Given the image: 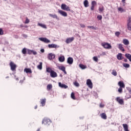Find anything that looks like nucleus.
I'll list each match as a JSON object with an SVG mask.
<instances>
[{"mask_svg": "<svg viewBox=\"0 0 131 131\" xmlns=\"http://www.w3.org/2000/svg\"><path fill=\"white\" fill-rule=\"evenodd\" d=\"M127 28L131 31V17H129L127 24Z\"/></svg>", "mask_w": 131, "mask_h": 131, "instance_id": "1a4fd4ad", "label": "nucleus"}, {"mask_svg": "<svg viewBox=\"0 0 131 131\" xmlns=\"http://www.w3.org/2000/svg\"><path fill=\"white\" fill-rule=\"evenodd\" d=\"M122 3H123V4H125V0H122Z\"/></svg>", "mask_w": 131, "mask_h": 131, "instance_id": "052dcab7", "label": "nucleus"}, {"mask_svg": "<svg viewBox=\"0 0 131 131\" xmlns=\"http://www.w3.org/2000/svg\"><path fill=\"white\" fill-rule=\"evenodd\" d=\"M79 67L81 69H86L87 67L85 65L82 64H79Z\"/></svg>", "mask_w": 131, "mask_h": 131, "instance_id": "c756f323", "label": "nucleus"}, {"mask_svg": "<svg viewBox=\"0 0 131 131\" xmlns=\"http://www.w3.org/2000/svg\"><path fill=\"white\" fill-rule=\"evenodd\" d=\"M32 52H33V50H29L28 52V54L29 55H31V54H32Z\"/></svg>", "mask_w": 131, "mask_h": 131, "instance_id": "09e8293b", "label": "nucleus"}, {"mask_svg": "<svg viewBox=\"0 0 131 131\" xmlns=\"http://www.w3.org/2000/svg\"><path fill=\"white\" fill-rule=\"evenodd\" d=\"M100 116L101 118H102V119H107V115H106V114L105 113L101 114Z\"/></svg>", "mask_w": 131, "mask_h": 131, "instance_id": "b1692460", "label": "nucleus"}, {"mask_svg": "<svg viewBox=\"0 0 131 131\" xmlns=\"http://www.w3.org/2000/svg\"><path fill=\"white\" fill-rule=\"evenodd\" d=\"M86 84L90 89H93V82L91 79H89L86 80Z\"/></svg>", "mask_w": 131, "mask_h": 131, "instance_id": "0eeeda50", "label": "nucleus"}, {"mask_svg": "<svg viewBox=\"0 0 131 131\" xmlns=\"http://www.w3.org/2000/svg\"><path fill=\"white\" fill-rule=\"evenodd\" d=\"M34 109H37V105H36L34 107Z\"/></svg>", "mask_w": 131, "mask_h": 131, "instance_id": "e2e57ef3", "label": "nucleus"}, {"mask_svg": "<svg viewBox=\"0 0 131 131\" xmlns=\"http://www.w3.org/2000/svg\"><path fill=\"white\" fill-rule=\"evenodd\" d=\"M40 52H41V53H44L45 52V49H41Z\"/></svg>", "mask_w": 131, "mask_h": 131, "instance_id": "4d7b16f0", "label": "nucleus"}, {"mask_svg": "<svg viewBox=\"0 0 131 131\" xmlns=\"http://www.w3.org/2000/svg\"><path fill=\"white\" fill-rule=\"evenodd\" d=\"M17 79V80H18L19 79L17 78V79Z\"/></svg>", "mask_w": 131, "mask_h": 131, "instance_id": "69168bd1", "label": "nucleus"}, {"mask_svg": "<svg viewBox=\"0 0 131 131\" xmlns=\"http://www.w3.org/2000/svg\"><path fill=\"white\" fill-rule=\"evenodd\" d=\"M41 101V104L42 106H45L46 105V102L47 101V99L46 98H44L43 99H40Z\"/></svg>", "mask_w": 131, "mask_h": 131, "instance_id": "bb28decb", "label": "nucleus"}, {"mask_svg": "<svg viewBox=\"0 0 131 131\" xmlns=\"http://www.w3.org/2000/svg\"><path fill=\"white\" fill-rule=\"evenodd\" d=\"M117 58L118 60H122L123 59V56H122V53H118L117 55Z\"/></svg>", "mask_w": 131, "mask_h": 131, "instance_id": "6ab92c4d", "label": "nucleus"}, {"mask_svg": "<svg viewBox=\"0 0 131 131\" xmlns=\"http://www.w3.org/2000/svg\"><path fill=\"white\" fill-rule=\"evenodd\" d=\"M101 46L102 47H103L104 49H106L107 50H110L111 49H112V46L108 42H102L101 43Z\"/></svg>", "mask_w": 131, "mask_h": 131, "instance_id": "f03ea898", "label": "nucleus"}, {"mask_svg": "<svg viewBox=\"0 0 131 131\" xmlns=\"http://www.w3.org/2000/svg\"><path fill=\"white\" fill-rule=\"evenodd\" d=\"M126 99H130L131 98V95H126Z\"/></svg>", "mask_w": 131, "mask_h": 131, "instance_id": "3c124183", "label": "nucleus"}, {"mask_svg": "<svg viewBox=\"0 0 131 131\" xmlns=\"http://www.w3.org/2000/svg\"><path fill=\"white\" fill-rule=\"evenodd\" d=\"M48 47L50 49H57V48H59V46L56 44H49Z\"/></svg>", "mask_w": 131, "mask_h": 131, "instance_id": "ddd939ff", "label": "nucleus"}, {"mask_svg": "<svg viewBox=\"0 0 131 131\" xmlns=\"http://www.w3.org/2000/svg\"><path fill=\"white\" fill-rule=\"evenodd\" d=\"M59 70H61L64 73V74H67V72H66V68L64 66H60L58 67Z\"/></svg>", "mask_w": 131, "mask_h": 131, "instance_id": "4468645a", "label": "nucleus"}, {"mask_svg": "<svg viewBox=\"0 0 131 131\" xmlns=\"http://www.w3.org/2000/svg\"><path fill=\"white\" fill-rule=\"evenodd\" d=\"M42 124L49 126L50 124H52V121H51V120L48 118H45L42 120Z\"/></svg>", "mask_w": 131, "mask_h": 131, "instance_id": "f257e3e1", "label": "nucleus"}, {"mask_svg": "<svg viewBox=\"0 0 131 131\" xmlns=\"http://www.w3.org/2000/svg\"><path fill=\"white\" fill-rule=\"evenodd\" d=\"M22 53L24 55H26L27 51L26 48H24L22 50Z\"/></svg>", "mask_w": 131, "mask_h": 131, "instance_id": "79ce46f5", "label": "nucleus"}, {"mask_svg": "<svg viewBox=\"0 0 131 131\" xmlns=\"http://www.w3.org/2000/svg\"><path fill=\"white\" fill-rule=\"evenodd\" d=\"M115 34L116 36H117V37H119V35H120V32H116Z\"/></svg>", "mask_w": 131, "mask_h": 131, "instance_id": "a19ab883", "label": "nucleus"}, {"mask_svg": "<svg viewBox=\"0 0 131 131\" xmlns=\"http://www.w3.org/2000/svg\"><path fill=\"white\" fill-rule=\"evenodd\" d=\"M88 28H89V29H94V30H97V27H94V26H88Z\"/></svg>", "mask_w": 131, "mask_h": 131, "instance_id": "2f4dec72", "label": "nucleus"}, {"mask_svg": "<svg viewBox=\"0 0 131 131\" xmlns=\"http://www.w3.org/2000/svg\"><path fill=\"white\" fill-rule=\"evenodd\" d=\"M80 26L82 28H84L85 27V26L83 24H80Z\"/></svg>", "mask_w": 131, "mask_h": 131, "instance_id": "603ef678", "label": "nucleus"}, {"mask_svg": "<svg viewBox=\"0 0 131 131\" xmlns=\"http://www.w3.org/2000/svg\"><path fill=\"white\" fill-rule=\"evenodd\" d=\"M20 27L22 28L23 27H24V26H23V25H20Z\"/></svg>", "mask_w": 131, "mask_h": 131, "instance_id": "680f3d73", "label": "nucleus"}, {"mask_svg": "<svg viewBox=\"0 0 131 131\" xmlns=\"http://www.w3.org/2000/svg\"><path fill=\"white\" fill-rule=\"evenodd\" d=\"M39 40L41 41H43V42H45L46 43H49L51 42V41L49 39H48L47 38H39Z\"/></svg>", "mask_w": 131, "mask_h": 131, "instance_id": "6e6552de", "label": "nucleus"}, {"mask_svg": "<svg viewBox=\"0 0 131 131\" xmlns=\"http://www.w3.org/2000/svg\"><path fill=\"white\" fill-rule=\"evenodd\" d=\"M112 74L114 76H116V75H117V72H116V71H115V70H113Z\"/></svg>", "mask_w": 131, "mask_h": 131, "instance_id": "58836bf2", "label": "nucleus"}, {"mask_svg": "<svg viewBox=\"0 0 131 131\" xmlns=\"http://www.w3.org/2000/svg\"><path fill=\"white\" fill-rule=\"evenodd\" d=\"M129 93L131 94V89L129 90Z\"/></svg>", "mask_w": 131, "mask_h": 131, "instance_id": "0e129e2a", "label": "nucleus"}, {"mask_svg": "<svg viewBox=\"0 0 131 131\" xmlns=\"http://www.w3.org/2000/svg\"><path fill=\"white\" fill-rule=\"evenodd\" d=\"M9 66L11 68V70L12 71H16V68H17V65L14 63L13 61H11L9 63Z\"/></svg>", "mask_w": 131, "mask_h": 131, "instance_id": "7ed1b4c3", "label": "nucleus"}, {"mask_svg": "<svg viewBox=\"0 0 131 131\" xmlns=\"http://www.w3.org/2000/svg\"><path fill=\"white\" fill-rule=\"evenodd\" d=\"M61 8L62 10H64V11H70V8L67 6L66 4H62L61 5Z\"/></svg>", "mask_w": 131, "mask_h": 131, "instance_id": "20e7f679", "label": "nucleus"}, {"mask_svg": "<svg viewBox=\"0 0 131 131\" xmlns=\"http://www.w3.org/2000/svg\"><path fill=\"white\" fill-rule=\"evenodd\" d=\"M71 97L73 100H76V98H75V94L74 92H72L71 94Z\"/></svg>", "mask_w": 131, "mask_h": 131, "instance_id": "473e14b6", "label": "nucleus"}, {"mask_svg": "<svg viewBox=\"0 0 131 131\" xmlns=\"http://www.w3.org/2000/svg\"><path fill=\"white\" fill-rule=\"evenodd\" d=\"M125 57H126L127 59H128L129 61L131 62V55L130 54L126 53L125 54Z\"/></svg>", "mask_w": 131, "mask_h": 131, "instance_id": "393cba45", "label": "nucleus"}, {"mask_svg": "<svg viewBox=\"0 0 131 131\" xmlns=\"http://www.w3.org/2000/svg\"><path fill=\"white\" fill-rule=\"evenodd\" d=\"M23 36H24V37H27V35L24 34L23 35Z\"/></svg>", "mask_w": 131, "mask_h": 131, "instance_id": "13d9d810", "label": "nucleus"}, {"mask_svg": "<svg viewBox=\"0 0 131 131\" xmlns=\"http://www.w3.org/2000/svg\"><path fill=\"white\" fill-rule=\"evenodd\" d=\"M58 60L59 62H64V61H65V57H64V56H60L58 58Z\"/></svg>", "mask_w": 131, "mask_h": 131, "instance_id": "a878e982", "label": "nucleus"}, {"mask_svg": "<svg viewBox=\"0 0 131 131\" xmlns=\"http://www.w3.org/2000/svg\"><path fill=\"white\" fill-rule=\"evenodd\" d=\"M58 13L60 14L62 16H63V17H67V13L65 11H62V10H58Z\"/></svg>", "mask_w": 131, "mask_h": 131, "instance_id": "2eb2a0df", "label": "nucleus"}, {"mask_svg": "<svg viewBox=\"0 0 131 131\" xmlns=\"http://www.w3.org/2000/svg\"><path fill=\"white\" fill-rule=\"evenodd\" d=\"M0 35H4V31L2 28H0Z\"/></svg>", "mask_w": 131, "mask_h": 131, "instance_id": "a18cd8bd", "label": "nucleus"}, {"mask_svg": "<svg viewBox=\"0 0 131 131\" xmlns=\"http://www.w3.org/2000/svg\"><path fill=\"white\" fill-rule=\"evenodd\" d=\"M102 15H99L98 16H97V19H98V20H101L102 19Z\"/></svg>", "mask_w": 131, "mask_h": 131, "instance_id": "8fccbe9b", "label": "nucleus"}, {"mask_svg": "<svg viewBox=\"0 0 131 131\" xmlns=\"http://www.w3.org/2000/svg\"><path fill=\"white\" fill-rule=\"evenodd\" d=\"M116 101H117L119 104H120V105H123V104H124V101L123 100V99H121L119 97H118L116 98Z\"/></svg>", "mask_w": 131, "mask_h": 131, "instance_id": "39448f33", "label": "nucleus"}, {"mask_svg": "<svg viewBox=\"0 0 131 131\" xmlns=\"http://www.w3.org/2000/svg\"><path fill=\"white\" fill-rule=\"evenodd\" d=\"M123 43L125 46H128V45H129V41H128L127 39H124L123 40Z\"/></svg>", "mask_w": 131, "mask_h": 131, "instance_id": "aec40b11", "label": "nucleus"}, {"mask_svg": "<svg viewBox=\"0 0 131 131\" xmlns=\"http://www.w3.org/2000/svg\"><path fill=\"white\" fill-rule=\"evenodd\" d=\"M24 72L27 73H32V71H31V69L29 68H25L24 69Z\"/></svg>", "mask_w": 131, "mask_h": 131, "instance_id": "5701e85b", "label": "nucleus"}, {"mask_svg": "<svg viewBox=\"0 0 131 131\" xmlns=\"http://www.w3.org/2000/svg\"><path fill=\"white\" fill-rule=\"evenodd\" d=\"M50 76L53 78H55V77H57V76H58V74H57L56 72L52 71L50 73Z\"/></svg>", "mask_w": 131, "mask_h": 131, "instance_id": "9b49d317", "label": "nucleus"}, {"mask_svg": "<svg viewBox=\"0 0 131 131\" xmlns=\"http://www.w3.org/2000/svg\"><path fill=\"white\" fill-rule=\"evenodd\" d=\"M67 62L70 65L73 64V58L72 57H69L67 60Z\"/></svg>", "mask_w": 131, "mask_h": 131, "instance_id": "a211bd4d", "label": "nucleus"}, {"mask_svg": "<svg viewBox=\"0 0 131 131\" xmlns=\"http://www.w3.org/2000/svg\"><path fill=\"white\" fill-rule=\"evenodd\" d=\"M124 62H127V59L124 58Z\"/></svg>", "mask_w": 131, "mask_h": 131, "instance_id": "bf43d9fd", "label": "nucleus"}, {"mask_svg": "<svg viewBox=\"0 0 131 131\" xmlns=\"http://www.w3.org/2000/svg\"><path fill=\"white\" fill-rule=\"evenodd\" d=\"M98 10L100 13L103 12L104 10V7H99Z\"/></svg>", "mask_w": 131, "mask_h": 131, "instance_id": "c9c22d12", "label": "nucleus"}, {"mask_svg": "<svg viewBox=\"0 0 131 131\" xmlns=\"http://www.w3.org/2000/svg\"><path fill=\"white\" fill-rule=\"evenodd\" d=\"M24 80H25V78H24L23 80H21L19 81L20 83H23V82H24Z\"/></svg>", "mask_w": 131, "mask_h": 131, "instance_id": "864d4df0", "label": "nucleus"}, {"mask_svg": "<svg viewBox=\"0 0 131 131\" xmlns=\"http://www.w3.org/2000/svg\"><path fill=\"white\" fill-rule=\"evenodd\" d=\"M5 1H7V0H5Z\"/></svg>", "mask_w": 131, "mask_h": 131, "instance_id": "338daca9", "label": "nucleus"}, {"mask_svg": "<svg viewBox=\"0 0 131 131\" xmlns=\"http://www.w3.org/2000/svg\"><path fill=\"white\" fill-rule=\"evenodd\" d=\"M37 68L39 70H41L42 69V62H39V64L37 66Z\"/></svg>", "mask_w": 131, "mask_h": 131, "instance_id": "c85d7f7f", "label": "nucleus"}, {"mask_svg": "<svg viewBox=\"0 0 131 131\" xmlns=\"http://www.w3.org/2000/svg\"><path fill=\"white\" fill-rule=\"evenodd\" d=\"M95 6H97V2L95 1H92L91 2V11H95Z\"/></svg>", "mask_w": 131, "mask_h": 131, "instance_id": "423d86ee", "label": "nucleus"}, {"mask_svg": "<svg viewBox=\"0 0 131 131\" xmlns=\"http://www.w3.org/2000/svg\"><path fill=\"white\" fill-rule=\"evenodd\" d=\"M32 54H33V55H36L37 53L36 51L33 50Z\"/></svg>", "mask_w": 131, "mask_h": 131, "instance_id": "5fc2aeb1", "label": "nucleus"}, {"mask_svg": "<svg viewBox=\"0 0 131 131\" xmlns=\"http://www.w3.org/2000/svg\"><path fill=\"white\" fill-rule=\"evenodd\" d=\"M56 56L54 54H53V53H49L48 54V59L49 60H53V59H55V57Z\"/></svg>", "mask_w": 131, "mask_h": 131, "instance_id": "dca6fc26", "label": "nucleus"}, {"mask_svg": "<svg viewBox=\"0 0 131 131\" xmlns=\"http://www.w3.org/2000/svg\"><path fill=\"white\" fill-rule=\"evenodd\" d=\"M73 40H74V37H69L66 39V43H70V42H72Z\"/></svg>", "mask_w": 131, "mask_h": 131, "instance_id": "f8f14e48", "label": "nucleus"}, {"mask_svg": "<svg viewBox=\"0 0 131 131\" xmlns=\"http://www.w3.org/2000/svg\"><path fill=\"white\" fill-rule=\"evenodd\" d=\"M123 88L121 87H120L118 90V92H119L120 93V94H121L122 93V89Z\"/></svg>", "mask_w": 131, "mask_h": 131, "instance_id": "c03bdc74", "label": "nucleus"}, {"mask_svg": "<svg viewBox=\"0 0 131 131\" xmlns=\"http://www.w3.org/2000/svg\"><path fill=\"white\" fill-rule=\"evenodd\" d=\"M99 106H100V107L101 108H103L104 105V104H100Z\"/></svg>", "mask_w": 131, "mask_h": 131, "instance_id": "6e6d98bb", "label": "nucleus"}, {"mask_svg": "<svg viewBox=\"0 0 131 131\" xmlns=\"http://www.w3.org/2000/svg\"><path fill=\"white\" fill-rule=\"evenodd\" d=\"M123 67H125V68H129V64L128 63H123Z\"/></svg>", "mask_w": 131, "mask_h": 131, "instance_id": "4c0bfd02", "label": "nucleus"}, {"mask_svg": "<svg viewBox=\"0 0 131 131\" xmlns=\"http://www.w3.org/2000/svg\"><path fill=\"white\" fill-rule=\"evenodd\" d=\"M58 85L59 88H61V89H68V86L66 85L65 84H62L61 82L58 83Z\"/></svg>", "mask_w": 131, "mask_h": 131, "instance_id": "9d476101", "label": "nucleus"}, {"mask_svg": "<svg viewBox=\"0 0 131 131\" xmlns=\"http://www.w3.org/2000/svg\"><path fill=\"white\" fill-rule=\"evenodd\" d=\"M29 22H30V20H29V19H28V17H26V20L25 22V24H28V23H29Z\"/></svg>", "mask_w": 131, "mask_h": 131, "instance_id": "37998d69", "label": "nucleus"}, {"mask_svg": "<svg viewBox=\"0 0 131 131\" xmlns=\"http://www.w3.org/2000/svg\"><path fill=\"white\" fill-rule=\"evenodd\" d=\"M123 127L124 128V130L125 131H129L128 130V126L126 124H123Z\"/></svg>", "mask_w": 131, "mask_h": 131, "instance_id": "4be33fe9", "label": "nucleus"}, {"mask_svg": "<svg viewBox=\"0 0 131 131\" xmlns=\"http://www.w3.org/2000/svg\"><path fill=\"white\" fill-rule=\"evenodd\" d=\"M93 59L95 62H98V57L97 56L93 57Z\"/></svg>", "mask_w": 131, "mask_h": 131, "instance_id": "49530a36", "label": "nucleus"}, {"mask_svg": "<svg viewBox=\"0 0 131 131\" xmlns=\"http://www.w3.org/2000/svg\"><path fill=\"white\" fill-rule=\"evenodd\" d=\"M118 49H119V50H120V51H122V52H124V51H125L124 50V48H123V45L122 44L118 45Z\"/></svg>", "mask_w": 131, "mask_h": 131, "instance_id": "412c9836", "label": "nucleus"}, {"mask_svg": "<svg viewBox=\"0 0 131 131\" xmlns=\"http://www.w3.org/2000/svg\"><path fill=\"white\" fill-rule=\"evenodd\" d=\"M46 71H47V72H48V73H51L52 71H53V70L50 68H47L46 69Z\"/></svg>", "mask_w": 131, "mask_h": 131, "instance_id": "f704fd0d", "label": "nucleus"}, {"mask_svg": "<svg viewBox=\"0 0 131 131\" xmlns=\"http://www.w3.org/2000/svg\"><path fill=\"white\" fill-rule=\"evenodd\" d=\"M118 11H119V12H121V13H123V12H125V10H124V9H123V8L122 7H119L118 8Z\"/></svg>", "mask_w": 131, "mask_h": 131, "instance_id": "72a5a7b5", "label": "nucleus"}, {"mask_svg": "<svg viewBox=\"0 0 131 131\" xmlns=\"http://www.w3.org/2000/svg\"><path fill=\"white\" fill-rule=\"evenodd\" d=\"M89 1L88 0H85L83 2V4H84V6L85 7V8H88V7H89Z\"/></svg>", "mask_w": 131, "mask_h": 131, "instance_id": "cd10ccee", "label": "nucleus"}, {"mask_svg": "<svg viewBox=\"0 0 131 131\" xmlns=\"http://www.w3.org/2000/svg\"><path fill=\"white\" fill-rule=\"evenodd\" d=\"M118 85L120 86V88H122L123 89H124L125 88V85L124 84V83H123V81H120L118 82Z\"/></svg>", "mask_w": 131, "mask_h": 131, "instance_id": "f3484780", "label": "nucleus"}, {"mask_svg": "<svg viewBox=\"0 0 131 131\" xmlns=\"http://www.w3.org/2000/svg\"><path fill=\"white\" fill-rule=\"evenodd\" d=\"M49 16L50 17H52V18H56L57 19L58 18V16H57V15H56V14L53 15L52 14H49Z\"/></svg>", "mask_w": 131, "mask_h": 131, "instance_id": "e433bc0d", "label": "nucleus"}, {"mask_svg": "<svg viewBox=\"0 0 131 131\" xmlns=\"http://www.w3.org/2000/svg\"><path fill=\"white\" fill-rule=\"evenodd\" d=\"M38 26H40V27H42V28H45V29H47V26L46 25L38 23Z\"/></svg>", "mask_w": 131, "mask_h": 131, "instance_id": "7c9ffc66", "label": "nucleus"}, {"mask_svg": "<svg viewBox=\"0 0 131 131\" xmlns=\"http://www.w3.org/2000/svg\"><path fill=\"white\" fill-rule=\"evenodd\" d=\"M52 88H53V86L52 85V84H48L47 85V90H51V89H52Z\"/></svg>", "mask_w": 131, "mask_h": 131, "instance_id": "ea45409f", "label": "nucleus"}, {"mask_svg": "<svg viewBox=\"0 0 131 131\" xmlns=\"http://www.w3.org/2000/svg\"><path fill=\"white\" fill-rule=\"evenodd\" d=\"M74 85H75V86H79V83H78V82L75 81L74 83Z\"/></svg>", "mask_w": 131, "mask_h": 131, "instance_id": "de8ad7c7", "label": "nucleus"}]
</instances>
